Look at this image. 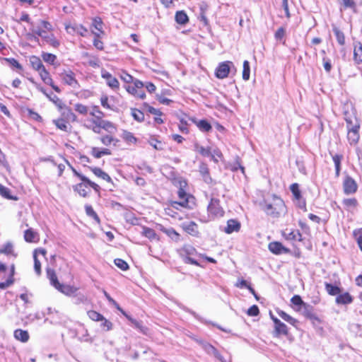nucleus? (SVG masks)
<instances>
[{"instance_id": "1", "label": "nucleus", "mask_w": 362, "mask_h": 362, "mask_svg": "<svg viewBox=\"0 0 362 362\" xmlns=\"http://www.w3.org/2000/svg\"><path fill=\"white\" fill-rule=\"evenodd\" d=\"M263 210L267 215L278 218L286 213V206L281 198L273 195L272 199L265 200Z\"/></svg>"}, {"instance_id": "2", "label": "nucleus", "mask_w": 362, "mask_h": 362, "mask_svg": "<svg viewBox=\"0 0 362 362\" xmlns=\"http://www.w3.org/2000/svg\"><path fill=\"white\" fill-rule=\"evenodd\" d=\"M344 119L347 124V138L350 144H356L359 139L360 123L354 114L344 112Z\"/></svg>"}, {"instance_id": "3", "label": "nucleus", "mask_w": 362, "mask_h": 362, "mask_svg": "<svg viewBox=\"0 0 362 362\" xmlns=\"http://www.w3.org/2000/svg\"><path fill=\"white\" fill-rule=\"evenodd\" d=\"M232 69L235 70L233 63L230 61H226L218 64L215 75L218 78L223 79L228 76Z\"/></svg>"}, {"instance_id": "4", "label": "nucleus", "mask_w": 362, "mask_h": 362, "mask_svg": "<svg viewBox=\"0 0 362 362\" xmlns=\"http://www.w3.org/2000/svg\"><path fill=\"white\" fill-rule=\"evenodd\" d=\"M208 211L214 216H222L224 214L223 209L220 206L219 201L216 199H211L208 206Z\"/></svg>"}, {"instance_id": "5", "label": "nucleus", "mask_w": 362, "mask_h": 362, "mask_svg": "<svg viewBox=\"0 0 362 362\" xmlns=\"http://www.w3.org/2000/svg\"><path fill=\"white\" fill-rule=\"evenodd\" d=\"M343 188L346 194H354L357 190V184L353 178L346 177L343 182Z\"/></svg>"}, {"instance_id": "6", "label": "nucleus", "mask_w": 362, "mask_h": 362, "mask_svg": "<svg viewBox=\"0 0 362 362\" xmlns=\"http://www.w3.org/2000/svg\"><path fill=\"white\" fill-rule=\"evenodd\" d=\"M201 344L203 349L208 354L213 355L221 362H227L214 346L206 342H201Z\"/></svg>"}, {"instance_id": "7", "label": "nucleus", "mask_w": 362, "mask_h": 362, "mask_svg": "<svg viewBox=\"0 0 362 362\" xmlns=\"http://www.w3.org/2000/svg\"><path fill=\"white\" fill-rule=\"evenodd\" d=\"M60 76L63 81L67 85L75 87L77 84L74 74L71 71H64L60 74Z\"/></svg>"}, {"instance_id": "8", "label": "nucleus", "mask_w": 362, "mask_h": 362, "mask_svg": "<svg viewBox=\"0 0 362 362\" xmlns=\"http://www.w3.org/2000/svg\"><path fill=\"white\" fill-rule=\"evenodd\" d=\"M101 76L106 80L107 84L113 89L119 88V81L115 77L105 70H102Z\"/></svg>"}, {"instance_id": "9", "label": "nucleus", "mask_w": 362, "mask_h": 362, "mask_svg": "<svg viewBox=\"0 0 362 362\" xmlns=\"http://www.w3.org/2000/svg\"><path fill=\"white\" fill-rule=\"evenodd\" d=\"M178 197H179L180 201L173 202L172 206L175 208H177V206H181L183 207L187 206L188 194L185 192V191L183 189L180 188L178 190Z\"/></svg>"}, {"instance_id": "10", "label": "nucleus", "mask_w": 362, "mask_h": 362, "mask_svg": "<svg viewBox=\"0 0 362 362\" xmlns=\"http://www.w3.org/2000/svg\"><path fill=\"white\" fill-rule=\"evenodd\" d=\"M183 230L187 232L188 234L192 236H198L199 230L198 226L194 221H190L189 223H185L182 226Z\"/></svg>"}, {"instance_id": "11", "label": "nucleus", "mask_w": 362, "mask_h": 362, "mask_svg": "<svg viewBox=\"0 0 362 362\" xmlns=\"http://www.w3.org/2000/svg\"><path fill=\"white\" fill-rule=\"evenodd\" d=\"M269 250L274 254L279 255L284 252H287L288 250L286 249L281 243L279 242H272L269 244Z\"/></svg>"}, {"instance_id": "12", "label": "nucleus", "mask_w": 362, "mask_h": 362, "mask_svg": "<svg viewBox=\"0 0 362 362\" xmlns=\"http://www.w3.org/2000/svg\"><path fill=\"white\" fill-rule=\"evenodd\" d=\"M240 228V223L234 219L228 220L227 222V226L225 228L224 231L228 233H232L233 232H238Z\"/></svg>"}, {"instance_id": "13", "label": "nucleus", "mask_w": 362, "mask_h": 362, "mask_svg": "<svg viewBox=\"0 0 362 362\" xmlns=\"http://www.w3.org/2000/svg\"><path fill=\"white\" fill-rule=\"evenodd\" d=\"M55 288L67 296H71L75 293L77 291V288L74 286L62 284H59Z\"/></svg>"}, {"instance_id": "14", "label": "nucleus", "mask_w": 362, "mask_h": 362, "mask_svg": "<svg viewBox=\"0 0 362 362\" xmlns=\"http://www.w3.org/2000/svg\"><path fill=\"white\" fill-rule=\"evenodd\" d=\"M41 91L57 107L59 110H62L65 107L66 105L56 95H49L42 88Z\"/></svg>"}, {"instance_id": "15", "label": "nucleus", "mask_w": 362, "mask_h": 362, "mask_svg": "<svg viewBox=\"0 0 362 362\" xmlns=\"http://www.w3.org/2000/svg\"><path fill=\"white\" fill-rule=\"evenodd\" d=\"M353 298L351 296L346 292L342 294L338 295V296L336 298V303L337 304H341V305H346L352 303Z\"/></svg>"}, {"instance_id": "16", "label": "nucleus", "mask_w": 362, "mask_h": 362, "mask_svg": "<svg viewBox=\"0 0 362 362\" xmlns=\"http://www.w3.org/2000/svg\"><path fill=\"white\" fill-rule=\"evenodd\" d=\"M90 170L95 176H97L108 182H112L111 177L100 168H96V167L90 168Z\"/></svg>"}, {"instance_id": "17", "label": "nucleus", "mask_w": 362, "mask_h": 362, "mask_svg": "<svg viewBox=\"0 0 362 362\" xmlns=\"http://www.w3.org/2000/svg\"><path fill=\"white\" fill-rule=\"evenodd\" d=\"M29 62L32 68L37 71H40L42 69L45 67L40 59L36 56H31L29 58Z\"/></svg>"}, {"instance_id": "18", "label": "nucleus", "mask_w": 362, "mask_h": 362, "mask_svg": "<svg viewBox=\"0 0 362 362\" xmlns=\"http://www.w3.org/2000/svg\"><path fill=\"white\" fill-rule=\"evenodd\" d=\"M93 25L97 31L93 30V33L97 37L100 36V34L103 33V21L100 18H95L93 20Z\"/></svg>"}, {"instance_id": "19", "label": "nucleus", "mask_w": 362, "mask_h": 362, "mask_svg": "<svg viewBox=\"0 0 362 362\" xmlns=\"http://www.w3.org/2000/svg\"><path fill=\"white\" fill-rule=\"evenodd\" d=\"M14 337L22 342H27L29 339V334L25 330L18 329L14 332Z\"/></svg>"}, {"instance_id": "20", "label": "nucleus", "mask_w": 362, "mask_h": 362, "mask_svg": "<svg viewBox=\"0 0 362 362\" xmlns=\"http://www.w3.org/2000/svg\"><path fill=\"white\" fill-rule=\"evenodd\" d=\"M74 191L77 192L80 196L86 197L90 192L88 186L83 183H79L74 187Z\"/></svg>"}, {"instance_id": "21", "label": "nucleus", "mask_w": 362, "mask_h": 362, "mask_svg": "<svg viewBox=\"0 0 362 362\" xmlns=\"http://www.w3.org/2000/svg\"><path fill=\"white\" fill-rule=\"evenodd\" d=\"M46 272L47 278L49 279L51 284L56 288L60 283L57 279L54 270L51 268H47Z\"/></svg>"}, {"instance_id": "22", "label": "nucleus", "mask_w": 362, "mask_h": 362, "mask_svg": "<svg viewBox=\"0 0 362 362\" xmlns=\"http://www.w3.org/2000/svg\"><path fill=\"white\" fill-rule=\"evenodd\" d=\"M66 30L69 33L76 32L82 36H84L85 33L87 32V30L81 25H76L75 26L68 25H66Z\"/></svg>"}, {"instance_id": "23", "label": "nucleus", "mask_w": 362, "mask_h": 362, "mask_svg": "<svg viewBox=\"0 0 362 362\" xmlns=\"http://www.w3.org/2000/svg\"><path fill=\"white\" fill-rule=\"evenodd\" d=\"M160 230L165 233L168 236H169L173 240L177 241L180 238V235L177 233L173 228H166L162 226L160 227Z\"/></svg>"}, {"instance_id": "24", "label": "nucleus", "mask_w": 362, "mask_h": 362, "mask_svg": "<svg viewBox=\"0 0 362 362\" xmlns=\"http://www.w3.org/2000/svg\"><path fill=\"white\" fill-rule=\"evenodd\" d=\"M194 151L205 157H209L211 154V148L210 147H204L199 144H194Z\"/></svg>"}, {"instance_id": "25", "label": "nucleus", "mask_w": 362, "mask_h": 362, "mask_svg": "<svg viewBox=\"0 0 362 362\" xmlns=\"http://www.w3.org/2000/svg\"><path fill=\"white\" fill-rule=\"evenodd\" d=\"M122 313L131 322L132 325H134L136 328L139 329L142 333H144V334L147 333V330H148L147 327L143 326L141 322L133 319L132 317L127 315L124 311H122Z\"/></svg>"}, {"instance_id": "26", "label": "nucleus", "mask_w": 362, "mask_h": 362, "mask_svg": "<svg viewBox=\"0 0 362 362\" xmlns=\"http://www.w3.org/2000/svg\"><path fill=\"white\" fill-rule=\"evenodd\" d=\"M175 19V21L180 25H185L189 21L187 15L183 11H177Z\"/></svg>"}, {"instance_id": "27", "label": "nucleus", "mask_w": 362, "mask_h": 362, "mask_svg": "<svg viewBox=\"0 0 362 362\" xmlns=\"http://www.w3.org/2000/svg\"><path fill=\"white\" fill-rule=\"evenodd\" d=\"M354 58L357 63L362 62V45L360 42L354 45Z\"/></svg>"}, {"instance_id": "28", "label": "nucleus", "mask_w": 362, "mask_h": 362, "mask_svg": "<svg viewBox=\"0 0 362 362\" xmlns=\"http://www.w3.org/2000/svg\"><path fill=\"white\" fill-rule=\"evenodd\" d=\"M0 253L5 254V255H11L13 256H16V255L14 253L13 250V245L11 243L8 242L0 248Z\"/></svg>"}, {"instance_id": "29", "label": "nucleus", "mask_w": 362, "mask_h": 362, "mask_svg": "<svg viewBox=\"0 0 362 362\" xmlns=\"http://www.w3.org/2000/svg\"><path fill=\"white\" fill-rule=\"evenodd\" d=\"M100 124L99 125L101 126L102 129H105V131L110 133H114L117 130V128L115 126V124L110 121L103 120L100 121Z\"/></svg>"}, {"instance_id": "30", "label": "nucleus", "mask_w": 362, "mask_h": 362, "mask_svg": "<svg viewBox=\"0 0 362 362\" xmlns=\"http://www.w3.org/2000/svg\"><path fill=\"white\" fill-rule=\"evenodd\" d=\"M24 238L26 242L32 243L37 240V234L33 229L30 228L25 231Z\"/></svg>"}, {"instance_id": "31", "label": "nucleus", "mask_w": 362, "mask_h": 362, "mask_svg": "<svg viewBox=\"0 0 362 362\" xmlns=\"http://www.w3.org/2000/svg\"><path fill=\"white\" fill-rule=\"evenodd\" d=\"M122 138L128 144H135L137 141V139L134 134L127 130L122 131Z\"/></svg>"}, {"instance_id": "32", "label": "nucleus", "mask_w": 362, "mask_h": 362, "mask_svg": "<svg viewBox=\"0 0 362 362\" xmlns=\"http://www.w3.org/2000/svg\"><path fill=\"white\" fill-rule=\"evenodd\" d=\"M62 115L66 119L71 120L72 122H75L76 120V115L71 111V110L65 105V107L61 110Z\"/></svg>"}, {"instance_id": "33", "label": "nucleus", "mask_w": 362, "mask_h": 362, "mask_svg": "<svg viewBox=\"0 0 362 362\" xmlns=\"http://www.w3.org/2000/svg\"><path fill=\"white\" fill-rule=\"evenodd\" d=\"M284 234L288 240L298 241L302 240V235L298 230H293L288 233L285 232Z\"/></svg>"}, {"instance_id": "34", "label": "nucleus", "mask_w": 362, "mask_h": 362, "mask_svg": "<svg viewBox=\"0 0 362 362\" xmlns=\"http://www.w3.org/2000/svg\"><path fill=\"white\" fill-rule=\"evenodd\" d=\"M274 328H275L274 335L276 337H277L280 334L286 335L288 334V329H287L286 325L281 322L279 325L275 326Z\"/></svg>"}, {"instance_id": "35", "label": "nucleus", "mask_w": 362, "mask_h": 362, "mask_svg": "<svg viewBox=\"0 0 362 362\" xmlns=\"http://www.w3.org/2000/svg\"><path fill=\"white\" fill-rule=\"evenodd\" d=\"M93 117H94L93 119H90V121L92 123H95V121H103V117H104V113L100 111L98 107H95L92 112L90 113Z\"/></svg>"}, {"instance_id": "36", "label": "nucleus", "mask_w": 362, "mask_h": 362, "mask_svg": "<svg viewBox=\"0 0 362 362\" xmlns=\"http://www.w3.org/2000/svg\"><path fill=\"white\" fill-rule=\"evenodd\" d=\"M342 203L347 210L355 209L358 204V202L355 198L344 199Z\"/></svg>"}, {"instance_id": "37", "label": "nucleus", "mask_w": 362, "mask_h": 362, "mask_svg": "<svg viewBox=\"0 0 362 362\" xmlns=\"http://www.w3.org/2000/svg\"><path fill=\"white\" fill-rule=\"evenodd\" d=\"M302 313L304 316L308 318L313 319L315 318V315L313 313V307L307 303H305L302 308L301 310Z\"/></svg>"}, {"instance_id": "38", "label": "nucleus", "mask_w": 362, "mask_h": 362, "mask_svg": "<svg viewBox=\"0 0 362 362\" xmlns=\"http://www.w3.org/2000/svg\"><path fill=\"white\" fill-rule=\"evenodd\" d=\"M142 234L151 240H158L156 232L150 228L144 227Z\"/></svg>"}, {"instance_id": "39", "label": "nucleus", "mask_w": 362, "mask_h": 362, "mask_svg": "<svg viewBox=\"0 0 362 362\" xmlns=\"http://www.w3.org/2000/svg\"><path fill=\"white\" fill-rule=\"evenodd\" d=\"M41 79L46 83V84H51L52 79L51 78L49 72L45 69L44 67L40 71H38Z\"/></svg>"}, {"instance_id": "40", "label": "nucleus", "mask_w": 362, "mask_h": 362, "mask_svg": "<svg viewBox=\"0 0 362 362\" xmlns=\"http://www.w3.org/2000/svg\"><path fill=\"white\" fill-rule=\"evenodd\" d=\"M333 32L337 37L338 43L341 45H344L345 43V37L344 33L336 26L333 27Z\"/></svg>"}, {"instance_id": "41", "label": "nucleus", "mask_w": 362, "mask_h": 362, "mask_svg": "<svg viewBox=\"0 0 362 362\" xmlns=\"http://www.w3.org/2000/svg\"><path fill=\"white\" fill-rule=\"evenodd\" d=\"M127 90L129 93H131V94H132V95H135V96H136V97H138V98H139L141 99H144L146 97V94H145V93L143 90H138V89L136 88L135 87L128 86L127 88Z\"/></svg>"}, {"instance_id": "42", "label": "nucleus", "mask_w": 362, "mask_h": 362, "mask_svg": "<svg viewBox=\"0 0 362 362\" xmlns=\"http://www.w3.org/2000/svg\"><path fill=\"white\" fill-rule=\"evenodd\" d=\"M197 126L203 132H208L211 129V125L205 119L197 122Z\"/></svg>"}, {"instance_id": "43", "label": "nucleus", "mask_w": 362, "mask_h": 362, "mask_svg": "<svg viewBox=\"0 0 362 362\" xmlns=\"http://www.w3.org/2000/svg\"><path fill=\"white\" fill-rule=\"evenodd\" d=\"M278 314L284 320L286 321L292 325H294L297 322V320L295 318L292 317L284 311L279 310L278 311Z\"/></svg>"}, {"instance_id": "44", "label": "nucleus", "mask_w": 362, "mask_h": 362, "mask_svg": "<svg viewBox=\"0 0 362 362\" xmlns=\"http://www.w3.org/2000/svg\"><path fill=\"white\" fill-rule=\"evenodd\" d=\"M85 209L88 216L93 218L98 223H100V218L91 206L86 205Z\"/></svg>"}, {"instance_id": "45", "label": "nucleus", "mask_w": 362, "mask_h": 362, "mask_svg": "<svg viewBox=\"0 0 362 362\" xmlns=\"http://www.w3.org/2000/svg\"><path fill=\"white\" fill-rule=\"evenodd\" d=\"M325 288L327 292L331 296H335L340 293V288L338 286L332 285L331 284L326 283Z\"/></svg>"}, {"instance_id": "46", "label": "nucleus", "mask_w": 362, "mask_h": 362, "mask_svg": "<svg viewBox=\"0 0 362 362\" xmlns=\"http://www.w3.org/2000/svg\"><path fill=\"white\" fill-rule=\"evenodd\" d=\"M291 302L294 305L298 306L297 310L300 311L301 310V308L305 304L301 299V297L298 295L293 296L291 299Z\"/></svg>"}, {"instance_id": "47", "label": "nucleus", "mask_w": 362, "mask_h": 362, "mask_svg": "<svg viewBox=\"0 0 362 362\" xmlns=\"http://www.w3.org/2000/svg\"><path fill=\"white\" fill-rule=\"evenodd\" d=\"M250 67L249 62L245 60L243 62V79L247 81L250 78Z\"/></svg>"}, {"instance_id": "48", "label": "nucleus", "mask_w": 362, "mask_h": 362, "mask_svg": "<svg viewBox=\"0 0 362 362\" xmlns=\"http://www.w3.org/2000/svg\"><path fill=\"white\" fill-rule=\"evenodd\" d=\"M342 159V156L339 154H335L332 156V160L334 163L335 165V170H336V175L339 176V172H340V165H341V160Z\"/></svg>"}, {"instance_id": "49", "label": "nucleus", "mask_w": 362, "mask_h": 362, "mask_svg": "<svg viewBox=\"0 0 362 362\" xmlns=\"http://www.w3.org/2000/svg\"><path fill=\"white\" fill-rule=\"evenodd\" d=\"M132 116L134 117L135 120L139 122L144 121V113L136 108L132 109Z\"/></svg>"}, {"instance_id": "50", "label": "nucleus", "mask_w": 362, "mask_h": 362, "mask_svg": "<svg viewBox=\"0 0 362 362\" xmlns=\"http://www.w3.org/2000/svg\"><path fill=\"white\" fill-rule=\"evenodd\" d=\"M57 127L62 131L68 132V125L63 119H54L53 121Z\"/></svg>"}, {"instance_id": "51", "label": "nucleus", "mask_w": 362, "mask_h": 362, "mask_svg": "<svg viewBox=\"0 0 362 362\" xmlns=\"http://www.w3.org/2000/svg\"><path fill=\"white\" fill-rule=\"evenodd\" d=\"M88 315L93 321H100L104 320V317L95 310L88 311Z\"/></svg>"}, {"instance_id": "52", "label": "nucleus", "mask_w": 362, "mask_h": 362, "mask_svg": "<svg viewBox=\"0 0 362 362\" xmlns=\"http://www.w3.org/2000/svg\"><path fill=\"white\" fill-rule=\"evenodd\" d=\"M149 144L156 150H163V144L160 141L157 140L155 138H151L148 141Z\"/></svg>"}, {"instance_id": "53", "label": "nucleus", "mask_w": 362, "mask_h": 362, "mask_svg": "<svg viewBox=\"0 0 362 362\" xmlns=\"http://www.w3.org/2000/svg\"><path fill=\"white\" fill-rule=\"evenodd\" d=\"M199 172L202 175L206 182H208V179L211 180L209 176V168L204 163H202L199 166Z\"/></svg>"}, {"instance_id": "54", "label": "nucleus", "mask_w": 362, "mask_h": 362, "mask_svg": "<svg viewBox=\"0 0 362 362\" xmlns=\"http://www.w3.org/2000/svg\"><path fill=\"white\" fill-rule=\"evenodd\" d=\"M354 235L357 241L359 248L362 251V228L355 230Z\"/></svg>"}, {"instance_id": "55", "label": "nucleus", "mask_w": 362, "mask_h": 362, "mask_svg": "<svg viewBox=\"0 0 362 362\" xmlns=\"http://www.w3.org/2000/svg\"><path fill=\"white\" fill-rule=\"evenodd\" d=\"M42 57L45 62H47L50 64H54L57 59V57L54 54L50 53H43Z\"/></svg>"}, {"instance_id": "56", "label": "nucleus", "mask_w": 362, "mask_h": 362, "mask_svg": "<svg viewBox=\"0 0 362 362\" xmlns=\"http://www.w3.org/2000/svg\"><path fill=\"white\" fill-rule=\"evenodd\" d=\"M75 110L79 114L86 115L88 112V107L83 104L77 103L75 105Z\"/></svg>"}, {"instance_id": "57", "label": "nucleus", "mask_w": 362, "mask_h": 362, "mask_svg": "<svg viewBox=\"0 0 362 362\" xmlns=\"http://www.w3.org/2000/svg\"><path fill=\"white\" fill-rule=\"evenodd\" d=\"M115 264L117 267H119V269H121L123 271H126L129 269L128 264L124 260H123L122 259H119V258L115 259Z\"/></svg>"}, {"instance_id": "58", "label": "nucleus", "mask_w": 362, "mask_h": 362, "mask_svg": "<svg viewBox=\"0 0 362 362\" xmlns=\"http://www.w3.org/2000/svg\"><path fill=\"white\" fill-rule=\"evenodd\" d=\"M80 179L83 181L86 182L87 185H88L90 187H91L93 189L98 192L100 190V187L96 183L92 182L90 180L88 177L86 176H80Z\"/></svg>"}, {"instance_id": "59", "label": "nucleus", "mask_w": 362, "mask_h": 362, "mask_svg": "<svg viewBox=\"0 0 362 362\" xmlns=\"http://www.w3.org/2000/svg\"><path fill=\"white\" fill-rule=\"evenodd\" d=\"M290 189L296 199H299L300 198V192L297 183L292 184L290 187Z\"/></svg>"}, {"instance_id": "60", "label": "nucleus", "mask_w": 362, "mask_h": 362, "mask_svg": "<svg viewBox=\"0 0 362 362\" xmlns=\"http://www.w3.org/2000/svg\"><path fill=\"white\" fill-rule=\"evenodd\" d=\"M92 124H93V125H86V127L88 129H91L93 132H95L96 134H100V129H102L101 126L99 125V124H100V121H95V123H92Z\"/></svg>"}, {"instance_id": "61", "label": "nucleus", "mask_w": 362, "mask_h": 362, "mask_svg": "<svg viewBox=\"0 0 362 362\" xmlns=\"http://www.w3.org/2000/svg\"><path fill=\"white\" fill-rule=\"evenodd\" d=\"M45 41L54 47H57L59 45V41L54 37L53 35H49L47 36Z\"/></svg>"}, {"instance_id": "62", "label": "nucleus", "mask_w": 362, "mask_h": 362, "mask_svg": "<svg viewBox=\"0 0 362 362\" xmlns=\"http://www.w3.org/2000/svg\"><path fill=\"white\" fill-rule=\"evenodd\" d=\"M222 156V153L221 151L216 148L214 150H211V154L209 157H211V160H214L215 163H218V158H221Z\"/></svg>"}, {"instance_id": "63", "label": "nucleus", "mask_w": 362, "mask_h": 362, "mask_svg": "<svg viewBox=\"0 0 362 362\" xmlns=\"http://www.w3.org/2000/svg\"><path fill=\"white\" fill-rule=\"evenodd\" d=\"M34 259V269L37 275L41 274V263L37 259V257L33 255Z\"/></svg>"}, {"instance_id": "64", "label": "nucleus", "mask_w": 362, "mask_h": 362, "mask_svg": "<svg viewBox=\"0 0 362 362\" xmlns=\"http://www.w3.org/2000/svg\"><path fill=\"white\" fill-rule=\"evenodd\" d=\"M115 141V138L111 136L105 135L100 138V141L105 146L110 145Z\"/></svg>"}]
</instances>
